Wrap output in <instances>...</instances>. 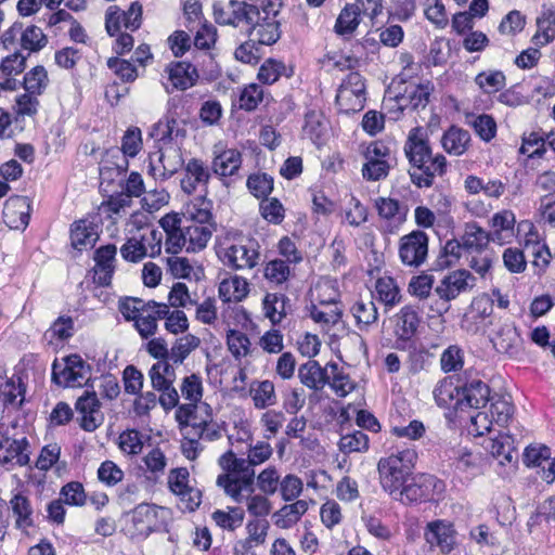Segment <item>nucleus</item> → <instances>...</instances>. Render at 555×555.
Segmentation results:
<instances>
[{
	"label": "nucleus",
	"mask_w": 555,
	"mask_h": 555,
	"mask_svg": "<svg viewBox=\"0 0 555 555\" xmlns=\"http://www.w3.org/2000/svg\"><path fill=\"white\" fill-rule=\"evenodd\" d=\"M189 470L184 467L171 469L168 475L170 491L180 498L183 508L195 511L202 502V493L189 485Z\"/></svg>",
	"instance_id": "14"
},
{
	"label": "nucleus",
	"mask_w": 555,
	"mask_h": 555,
	"mask_svg": "<svg viewBox=\"0 0 555 555\" xmlns=\"http://www.w3.org/2000/svg\"><path fill=\"white\" fill-rule=\"evenodd\" d=\"M185 223L195 224H214L211 214V202L204 197L197 198L195 202L188 205L183 214Z\"/></svg>",
	"instance_id": "42"
},
{
	"label": "nucleus",
	"mask_w": 555,
	"mask_h": 555,
	"mask_svg": "<svg viewBox=\"0 0 555 555\" xmlns=\"http://www.w3.org/2000/svg\"><path fill=\"white\" fill-rule=\"evenodd\" d=\"M490 223L493 229V232L490 233L493 242L509 243L515 236L516 218L512 210L505 209L494 214Z\"/></svg>",
	"instance_id": "30"
},
{
	"label": "nucleus",
	"mask_w": 555,
	"mask_h": 555,
	"mask_svg": "<svg viewBox=\"0 0 555 555\" xmlns=\"http://www.w3.org/2000/svg\"><path fill=\"white\" fill-rule=\"evenodd\" d=\"M100 402L95 392L86 391L76 402V410L81 414L80 426L87 431L95 430L102 423Z\"/></svg>",
	"instance_id": "23"
},
{
	"label": "nucleus",
	"mask_w": 555,
	"mask_h": 555,
	"mask_svg": "<svg viewBox=\"0 0 555 555\" xmlns=\"http://www.w3.org/2000/svg\"><path fill=\"white\" fill-rule=\"evenodd\" d=\"M49 78L46 68L38 65L24 76V88L27 92L40 95L48 87Z\"/></svg>",
	"instance_id": "55"
},
{
	"label": "nucleus",
	"mask_w": 555,
	"mask_h": 555,
	"mask_svg": "<svg viewBox=\"0 0 555 555\" xmlns=\"http://www.w3.org/2000/svg\"><path fill=\"white\" fill-rule=\"evenodd\" d=\"M259 243L254 238L231 240L227 237L219 245L217 254L224 266L233 270H244L253 269L259 263Z\"/></svg>",
	"instance_id": "4"
},
{
	"label": "nucleus",
	"mask_w": 555,
	"mask_h": 555,
	"mask_svg": "<svg viewBox=\"0 0 555 555\" xmlns=\"http://www.w3.org/2000/svg\"><path fill=\"white\" fill-rule=\"evenodd\" d=\"M157 151L149 155V173L155 179L167 180L183 166L181 147L176 143H158Z\"/></svg>",
	"instance_id": "7"
},
{
	"label": "nucleus",
	"mask_w": 555,
	"mask_h": 555,
	"mask_svg": "<svg viewBox=\"0 0 555 555\" xmlns=\"http://www.w3.org/2000/svg\"><path fill=\"white\" fill-rule=\"evenodd\" d=\"M10 506L16 517L15 525L17 528L25 529L33 525V508L26 496L22 494L14 495L10 501Z\"/></svg>",
	"instance_id": "53"
},
{
	"label": "nucleus",
	"mask_w": 555,
	"mask_h": 555,
	"mask_svg": "<svg viewBox=\"0 0 555 555\" xmlns=\"http://www.w3.org/2000/svg\"><path fill=\"white\" fill-rule=\"evenodd\" d=\"M288 299L282 294H267L263 299V310L273 324H278L286 315Z\"/></svg>",
	"instance_id": "47"
},
{
	"label": "nucleus",
	"mask_w": 555,
	"mask_h": 555,
	"mask_svg": "<svg viewBox=\"0 0 555 555\" xmlns=\"http://www.w3.org/2000/svg\"><path fill=\"white\" fill-rule=\"evenodd\" d=\"M475 81L486 93H493L505 86L506 79L502 72L489 70L478 74Z\"/></svg>",
	"instance_id": "64"
},
{
	"label": "nucleus",
	"mask_w": 555,
	"mask_h": 555,
	"mask_svg": "<svg viewBox=\"0 0 555 555\" xmlns=\"http://www.w3.org/2000/svg\"><path fill=\"white\" fill-rule=\"evenodd\" d=\"M365 163L362 167V176L367 181L385 179L390 169V149L382 141L370 143L363 152Z\"/></svg>",
	"instance_id": "11"
},
{
	"label": "nucleus",
	"mask_w": 555,
	"mask_h": 555,
	"mask_svg": "<svg viewBox=\"0 0 555 555\" xmlns=\"http://www.w3.org/2000/svg\"><path fill=\"white\" fill-rule=\"evenodd\" d=\"M489 396L490 389L486 383L480 379H472L462 387L456 405L480 409L489 401Z\"/></svg>",
	"instance_id": "26"
},
{
	"label": "nucleus",
	"mask_w": 555,
	"mask_h": 555,
	"mask_svg": "<svg viewBox=\"0 0 555 555\" xmlns=\"http://www.w3.org/2000/svg\"><path fill=\"white\" fill-rule=\"evenodd\" d=\"M461 389L450 378L440 380L434 389V398L439 406L449 408L460 399Z\"/></svg>",
	"instance_id": "57"
},
{
	"label": "nucleus",
	"mask_w": 555,
	"mask_h": 555,
	"mask_svg": "<svg viewBox=\"0 0 555 555\" xmlns=\"http://www.w3.org/2000/svg\"><path fill=\"white\" fill-rule=\"evenodd\" d=\"M168 79L173 89L186 90L195 85L198 74L196 68L186 62L171 63L166 67Z\"/></svg>",
	"instance_id": "29"
},
{
	"label": "nucleus",
	"mask_w": 555,
	"mask_h": 555,
	"mask_svg": "<svg viewBox=\"0 0 555 555\" xmlns=\"http://www.w3.org/2000/svg\"><path fill=\"white\" fill-rule=\"evenodd\" d=\"M307 511L308 502L305 500H297L292 504H286L274 514L275 525L280 528H289L295 525Z\"/></svg>",
	"instance_id": "41"
},
{
	"label": "nucleus",
	"mask_w": 555,
	"mask_h": 555,
	"mask_svg": "<svg viewBox=\"0 0 555 555\" xmlns=\"http://www.w3.org/2000/svg\"><path fill=\"white\" fill-rule=\"evenodd\" d=\"M159 224L167 234L166 238V250L169 254H178L183 249L185 243L184 238L181 243V232L185 225L183 215L171 212L165 215L160 220Z\"/></svg>",
	"instance_id": "24"
},
{
	"label": "nucleus",
	"mask_w": 555,
	"mask_h": 555,
	"mask_svg": "<svg viewBox=\"0 0 555 555\" xmlns=\"http://www.w3.org/2000/svg\"><path fill=\"white\" fill-rule=\"evenodd\" d=\"M375 207L378 216L386 220L403 222L406 217V207L402 206L399 201L390 197H378L375 199Z\"/></svg>",
	"instance_id": "46"
},
{
	"label": "nucleus",
	"mask_w": 555,
	"mask_h": 555,
	"mask_svg": "<svg viewBox=\"0 0 555 555\" xmlns=\"http://www.w3.org/2000/svg\"><path fill=\"white\" fill-rule=\"evenodd\" d=\"M99 238L96 228L91 221L81 219L75 221L70 229L72 246L77 250L92 247Z\"/></svg>",
	"instance_id": "33"
},
{
	"label": "nucleus",
	"mask_w": 555,
	"mask_h": 555,
	"mask_svg": "<svg viewBox=\"0 0 555 555\" xmlns=\"http://www.w3.org/2000/svg\"><path fill=\"white\" fill-rule=\"evenodd\" d=\"M140 245L145 249V257H155L162 250V232L151 227H142L138 229L135 234Z\"/></svg>",
	"instance_id": "49"
},
{
	"label": "nucleus",
	"mask_w": 555,
	"mask_h": 555,
	"mask_svg": "<svg viewBox=\"0 0 555 555\" xmlns=\"http://www.w3.org/2000/svg\"><path fill=\"white\" fill-rule=\"evenodd\" d=\"M447 159L442 154L428 155L423 164L416 165L410 169L412 182L418 188H430L434 184L435 177L443 176L447 171Z\"/></svg>",
	"instance_id": "15"
},
{
	"label": "nucleus",
	"mask_w": 555,
	"mask_h": 555,
	"mask_svg": "<svg viewBox=\"0 0 555 555\" xmlns=\"http://www.w3.org/2000/svg\"><path fill=\"white\" fill-rule=\"evenodd\" d=\"M269 522L266 519H254L247 522L246 530L248 537L244 542L245 548H253L255 545L264 543Z\"/></svg>",
	"instance_id": "63"
},
{
	"label": "nucleus",
	"mask_w": 555,
	"mask_h": 555,
	"mask_svg": "<svg viewBox=\"0 0 555 555\" xmlns=\"http://www.w3.org/2000/svg\"><path fill=\"white\" fill-rule=\"evenodd\" d=\"M421 319L412 306H404L396 314L395 335L398 348H404L417 332Z\"/></svg>",
	"instance_id": "21"
},
{
	"label": "nucleus",
	"mask_w": 555,
	"mask_h": 555,
	"mask_svg": "<svg viewBox=\"0 0 555 555\" xmlns=\"http://www.w3.org/2000/svg\"><path fill=\"white\" fill-rule=\"evenodd\" d=\"M433 85L428 81L405 90V93L397 96L398 111L402 112L404 107L410 106L412 109L424 108L428 102Z\"/></svg>",
	"instance_id": "32"
},
{
	"label": "nucleus",
	"mask_w": 555,
	"mask_h": 555,
	"mask_svg": "<svg viewBox=\"0 0 555 555\" xmlns=\"http://www.w3.org/2000/svg\"><path fill=\"white\" fill-rule=\"evenodd\" d=\"M29 442L26 437L12 438L8 433L0 437V465L10 470L26 466L30 461Z\"/></svg>",
	"instance_id": "13"
},
{
	"label": "nucleus",
	"mask_w": 555,
	"mask_h": 555,
	"mask_svg": "<svg viewBox=\"0 0 555 555\" xmlns=\"http://www.w3.org/2000/svg\"><path fill=\"white\" fill-rule=\"evenodd\" d=\"M302 133L309 138L315 145L320 146L324 142L327 133V120L321 112L310 111L305 116Z\"/></svg>",
	"instance_id": "37"
},
{
	"label": "nucleus",
	"mask_w": 555,
	"mask_h": 555,
	"mask_svg": "<svg viewBox=\"0 0 555 555\" xmlns=\"http://www.w3.org/2000/svg\"><path fill=\"white\" fill-rule=\"evenodd\" d=\"M248 286L246 279L234 275L220 283L219 297L224 302H238L247 296L249 292Z\"/></svg>",
	"instance_id": "40"
},
{
	"label": "nucleus",
	"mask_w": 555,
	"mask_h": 555,
	"mask_svg": "<svg viewBox=\"0 0 555 555\" xmlns=\"http://www.w3.org/2000/svg\"><path fill=\"white\" fill-rule=\"evenodd\" d=\"M199 338L192 334L178 338L170 349V360L181 364L199 346Z\"/></svg>",
	"instance_id": "59"
},
{
	"label": "nucleus",
	"mask_w": 555,
	"mask_h": 555,
	"mask_svg": "<svg viewBox=\"0 0 555 555\" xmlns=\"http://www.w3.org/2000/svg\"><path fill=\"white\" fill-rule=\"evenodd\" d=\"M444 491V482L430 474L410 475L393 496L403 504L434 501Z\"/></svg>",
	"instance_id": "5"
},
{
	"label": "nucleus",
	"mask_w": 555,
	"mask_h": 555,
	"mask_svg": "<svg viewBox=\"0 0 555 555\" xmlns=\"http://www.w3.org/2000/svg\"><path fill=\"white\" fill-rule=\"evenodd\" d=\"M258 0H218L214 3L215 21L219 25L245 28L253 23Z\"/></svg>",
	"instance_id": "6"
},
{
	"label": "nucleus",
	"mask_w": 555,
	"mask_h": 555,
	"mask_svg": "<svg viewBox=\"0 0 555 555\" xmlns=\"http://www.w3.org/2000/svg\"><path fill=\"white\" fill-rule=\"evenodd\" d=\"M227 343L230 352L236 360H241L242 358L251 356L253 353L251 343L248 336L241 331H229Z\"/></svg>",
	"instance_id": "54"
},
{
	"label": "nucleus",
	"mask_w": 555,
	"mask_h": 555,
	"mask_svg": "<svg viewBox=\"0 0 555 555\" xmlns=\"http://www.w3.org/2000/svg\"><path fill=\"white\" fill-rule=\"evenodd\" d=\"M282 8L281 0H258L248 35L259 44L271 46L281 37L278 15Z\"/></svg>",
	"instance_id": "3"
},
{
	"label": "nucleus",
	"mask_w": 555,
	"mask_h": 555,
	"mask_svg": "<svg viewBox=\"0 0 555 555\" xmlns=\"http://www.w3.org/2000/svg\"><path fill=\"white\" fill-rule=\"evenodd\" d=\"M251 397L256 408L264 409L276 402L274 385L271 380H262L251 388Z\"/></svg>",
	"instance_id": "61"
},
{
	"label": "nucleus",
	"mask_w": 555,
	"mask_h": 555,
	"mask_svg": "<svg viewBox=\"0 0 555 555\" xmlns=\"http://www.w3.org/2000/svg\"><path fill=\"white\" fill-rule=\"evenodd\" d=\"M210 172L201 159L192 158L185 165V177L181 180V189L188 194L195 192L197 185H206Z\"/></svg>",
	"instance_id": "31"
},
{
	"label": "nucleus",
	"mask_w": 555,
	"mask_h": 555,
	"mask_svg": "<svg viewBox=\"0 0 555 555\" xmlns=\"http://www.w3.org/2000/svg\"><path fill=\"white\" fill-rule=\"evenodd\" d=\"M338 447L345 454L352 452H365L369 449V437L361 430L343 434Z\"/></svg>",
	"instance_id": "56"
},
{
	"label": "nucleus",
	"mask_w": 555,
	"mask_h": 555,
	"mask_svg": "<svg viewBox=\"0 0 555 555\" xmlns=\"http://www.w3.org/2000/svg\"><path fill=\"white\" fill-rule=\"evenodd\" d=\"M310 317L322 326L330 327L338 323L341 317V310L334 297L327 300L321 299L319 305H312Z\"/></svg>",
	"instance_id": "35"
},
{
	"label": "nucleus",
	"mask_w": 555,
	"mask_h": 555,
	"mask_svg": "<svg viewBox=\"0 0 555 555\" xmlns=\"http://www.w3.org/2000/svg\"><path fill=\"white\" fill-rule=\"evenodd\" d=\"M117 248L113 244L101 246L94 253V274L93 281L100 286H108L111 284L116 260Z\"/></svg>",
	"instance_id": "18"
},
{
	"label": "nucleus",
	"mask_w": 555,
	"mask_h": 555,
	"mask_svg": "<svg viewBox=\"0 0 555 555\" xmlns=\"http://www.w3.org/2000/svg\"><path fill=\"white\" fill-rule=\"evenodd\" d=\"M327 367H330L332 374V382H328V384L338 397L344 398L356 388L354 383L340 371L336 362H328Z\"/></svg>",
	"instance_id": "60"
},
{
	"label": "nucleus",
	"mask_w": 555,
	"mask_h": 555,
	"mask_svg": "<svg viewBox=\"0 0 555 555\" xmlns=\"http://www.w3.org/2000/svg\"><path fill=\"white\" fill-rule=\"evenodd\" d=\"M375 289L378 299L387 308H392L400 301V289L396 281L390 276L379 278L376 281Z\"/></svg>",
	"instance_id": "50"
},
{
	"label": "nucleus",
	"mask_w": 555,
	"mask_h": 555,
	"mask_svg": "<svg viewBox=\"0 0 555 555\" xmlns=\"http://www.w3.org/2000/svg\"><path fill=\"white\" fill-rule=\"evenodd\" d=\"M242 165V154L234 149L225 150L212 160V170L220 177H232Z\"/></svg>",
	"instance_id": "38"
},
{
	"label": "nucleus",
	"mask_w": 555,
	"mask_h": 555,
	"mask_svg": "<svg viewBox=\"0 0 555 555\" xmlns=\"http://www.w3.org/2000/svg\"><path fill=\"white\" fill-rule=\"evenodd\" d=\"M469 143V132L455 126L450 127L441 138L443 150L448 154L455 156L463 155L468 150Z\"/></svg>",
	"instance_id": "34"
},
{
	"label": "nucleus",
	"mask_w": 555,
	"mask_h": 555,
	"mask_svg": "<svg viewBox=\"0 0 555 555\" xmlns=\"http://www.w3.org/2000/svg\"><path fill=\"white\" fill-rule=\"evenodd\" d=\"M272 453V447L264 441L250 446L247 459L237 457L232 450H228L218 460L223 473L217 477V486L234 502L242 503L245 492L255 491L254 467L267 462Z\"/></svg>",
	"instance_id": "1"
},
{
	"label": "nucleus",
	"mask_w": 555,
	"mask_h": 555,
	"mask_svg": "<svg viewBox=\"0 0 555 555\" xmlns=\"http://www.w3.org/2000/svg\"><path fill=\"white\" fill-rule=\"evenodd\" d=\"M428 235L421 230L403 235L398 250L401 262L409 267H421L428 256Z\"/></svg>",
	"instance_id": "12"
},
{
	"label": "nucleus",
	"mask_w": 555,
	"mask_h": 555,
	"mask_svg": "<svg viewBox=\"0 0 555 555\" xmlns=\"http://www.w3.org/2000/svg\"><path fill=\"white\" fill-rule=\"evenodd\" d=\"M327 365L322 367L318 361L310 360L298 369V378L301 384L313 390H321L328 384L331 376L327 373Z\"/></svg>",
	"instance_id": "27"
},
{
	"label": "nucleus",
	"mask_w": 555,
	"mask_h": 555,
	"mask_svg": "<svg viewBox=\"0 0 555 555\" xmlns=\"http://www.w3.org/2000/svg\"><path fill=\"white\" fill-rule=\"evenodd\" d=\"M404 153L409 159L411 169L418 164H423V160L433 153L427 133L423 128L416 127L410 130L404 144Z\"/></svg>",
	"instance_id": "22"
},
{
	"label": "nucleus",
	"mask_w": 555,
	"mask_h": 555,
	"mask_svg": "<svg viewBox=\"0 0 555 555\" xmlns=\"http://www.w3.org/2000/svg\"><path fill=\"white\" fill-rule=\"evenodd\" d=\"M149 376L153 388L158 390L169 384H173L176 379V372L168 361H158L150 369Z\"/></svg>",
	"instance_id": "51"
},
{
	"label": "nucleus",
	"mask_w": 555,
	"mask_h": 555,
	"mask_svg": "<svg viewBox=\"0 0 555 555\" xmlns=\"http://www.w3.org/2000/svg\"><path fill=\"white\" fill-rule=\"evenodd\" d=\"M494 348L501 353L515 354L520 345V336L512 324L502 325L492 338Z\"/></svg>",
	"instance_id": "39"
},
{
	"label": "nucleus",
	"mask_w": 555,
	"mask_h": 555,
	"mask_svg": "<svg viewBox=\"0 0 555 555\" xmlns=\"http://www.w3.org/2000/svg\"><path fill=\"white\" fill-rule=\"evenodd\" d=\"M153 307H150L146 312H140V315L134 320V326L143 338L153 336L157 330V320L165 318L168 314V305L159 304L150 300Z\"/></svg>",
	"instance_id": "28"
},
{
	"label": "nucleus",
	"mask_w": 555,
	"mask_h": 555,
	"mask_svg": "<svg viewBox=\"0 0 555 555\" xmlns=\"http://www.w3.org/2000/svg\"><path fill=\"white\" fill-rule=\"evenodd\" d=\"M351 312L359 325L369 326L374 324L378 319L377 308L373 300H359L352 308Z\"/></svg>",
	"instance_id": "62"
},
{
	"label": "nucleus",
	"mask_w": 555,
	"mask_h": 555,
	"mask_svg": "<svg viewBox=\"0 0 555 555\" xmlns=\"http://www.w3.org/2000/svg\"><path fill=\"white\" fill-rule=\"evenodd\" d=\"M476 279L467 270H456L442 279L435 292L440 299L448 304L455 299L461 293L475 286Z\"/></svg>",
	"instance_id": "16"
},
{
	"label": "nucleus",
	"mask_w": 555,
	"mask_h": 555,
	"mask_svg": "<svg viewBox=\"0 0 555 555\" xmlns=\"http://www.w3.org/2000/svg\"><path fill=\"white\" fill-rule=\"evenodd\" d=\"M158 509L154 504H138L130 514L128 528L132 537H147L156 527Z\"/></svg>",
	"instance_id": "17"
},
{
	"label": "nucleus",
	"mask_w": 555,
	"mask_h": 555,
	"mask_svg": "<svg viewBox=\"0 0 555 555\" xmlns=\"http://www.w3.org/2000/svg\"><path fill=\"white\" fill-rule=\"evenodd\" d=\"M336 104L346 114L363 109L365 104V83L359 73L352 72L343 80L337 94Z\"/></svg>",
	"instance_id": "10"
},
{
	"label": "nucleus",
	"mask_w": 555,
	"mask_h": 555,
	"mask_svg": "<svg viewBox=\"0 0 555 555\" xmlns=\"http://www.w3.org/2000/svg\"><path fill=\"white\" fill-rule=\"evenodd\" d=\"M2 215L4 222L10 228H26L30 218L29 198L21 195L9 197L4 204Z\"/></svg>",
	"instance_id": "20"
},
{
	"label": "nucleus",
	"mask_w": 555,
	"mask_h": 555,
	"mask_svg": "<svg viewBox=\"0 0 555 555\" xmlns=\"http://www.w3.org/2000/svg\"><path fill=\"white\" fill-rule=\"evenodd\" d=\"M183 411H186L188 422H192L191 433L198 440L215 441L222 437L221 427L212 422L209 404L202 403L199 406H195V410L191 405L180 406L176 414L178 422H181Z\"/></svg>",
	"instance_id": "8"
},
{
	"label": "nucleus",
	"mask_w": 555,
	"mask_h": 555,
	"mask_svg": "<svg viewBox=\"0 0 555 555\" xmlns=\"http://www.w3.org/2000/svg\"><path fill=\"white\" fill-rule=\"evenodd\" d=\"M215 230L214 224H195L185 223L181 232V242L184 238L185 243L183 249L189 253H196L204 249L209 242L212 232Z\"/></svg>",
	"instance_id": "25"
},
{
	"label": "nucleus",
	"mask_w": 555,
	"mask_h": 555,
	"mask_svg": "<svg viewBox=\"0 0 555 555\" xmlns=\"http://www.w3.org/2000/svg\"><path fill=\"white\" fill-rule=\"evenodd\" d=\"M490 413L496 424L505 425L514 413V405L511 396L492 397Z\"/></svg>",
	"instance_id": "58"
},
{
	"label": "nucleus",
	"mask_w": 555,
	"mask_h": 555,
	"mask_svg": "<svg viewBox=\"0 0 555 555\" xmlns=\"http://www.w3.org/2000/svg\"><path fill=\"white\" fill-rule=\"evenodd\" d=\"M538 31L533 36V42L538 47H543L555 38V11L544 10L537 20Z\"/></svg>",
	"instance_id": "45"
},
{
	"label": "nucleus",
	"mask_w": 555,
	"mask_h": 555,
	"mask_svg": "<svg viewBox=\"0 0 555 555\" xmlns=\"http://www.w3.org/2000/svg\"><path fill=\"white\" fill-rule=\"evenodd\" d=\"M91 376L90 365L78 354H70L65 359V364L53 363L52 380L62 387H81Z\"/></svg>",
	"instance_id": "9"
},
{
	"label": "nucleus",
	"mask_w": 555,
	"mask_h": 555,
	"mask_svg": "<svg viewBox=\"0 0 555 555\" xmlns=\"http://www.w3.org/2000/svg\"><path fill=\"white\" fill-rule=\"evenodd\" d=\"M425 539L431 546L439 547L442 553H450L456 542V532L452 524L436 520L427 525Z\"/></svg>",
	"instance_id": "19"
},
{
	"label": "nucleus",
	"mask_w": 555,
	"mask_h": 555,
	"mask_svg": "<svg viewBox=\"0 0 555 555\" xmlns=\"http://www.w3.org/2000/svg\"><path fill=\"white\" fill-rule=\"evenodd\" d=\"M461 241L465 250L474 253L485 250L490 241H492V237L489 232L476 222H468L465 224Z\"/></svg>",
	"instance_id": "36"
},
{
	"label": "nucleus",
	"mask_w": 555,
	"mask_h": 555,
	"mask_svg": "<svg viewBox=\"0 0 555 555\" xmlns=\"http://www.w3.org/2000/svg\"><path fill=\"white\" fill-rule=\"evenodd\" d=\"M361 22V15L351 3H347L340 11L334 25V31L339 36L352 35Z\"/></svg>",
	"instance_id": "43"
},
{
	"label": "nucleus",
	"mask_w": 555,
	"mask_h": 555,
	"mask_svg": "<svg viewBox=\"0 0 555 555\" xmlns=\"http://www.w3.org/2000/svg\"><path fill=\"white\" fill-rule=\"evenodd\" d=\"M24 389L21 383H16L14 379H7L3 384H0V402L7 406H12L17 410L24 401Z\"/></svg>",
	"instance_id": "48"
},
{
	"label": "nucleus",
	"mask_w": 555,
	"mask_h": 555,
	"mask_svg": "<svg viewBox=\"0 0 555 555\" xmlns=\"http://www.w3.org/2000/svg\"><path fill=\"white\" fill-rule=\"evenodd\" d=\"M452 455H448V459L452 461V465L460 473L475 476L479 473V456L473 454L466 449L451 450Z\"/></svg>",
	"instance_id": "44"
},
{
	"label": "nucleus",
	"mask_w": 555,
	"mask_h": 555,
	"mask_svg": "<svg viewBox=\"0 0 555 555\" xmlns=\"http://www.w3.org/2000/svg\"><path fill=\"white\" fill-rule=\"evenodd\" d=\"M416 457L414 450L406 449L378 461L379 483L390 496L393 498L406 482L408 477L412 474Z\"/></svg>",
	"instance_id": "2"
},
{
	"label": "nucleus",
	"mask_w": 555,
	"mask_h": 555,
	"mask_svg": "<svg viewBox=\"0 0 555 555\" xmlns=\"http://www.w3.org/2000/svg\"><path fill=\"white\" fill-rule=\"evenodd\" d=\"M48 43V38L42 29L36 25H30L25 29L22 28L21 47L28 51L27 56L31 52H38Z\"/></svg>",
	"instance_id": "52"
}]
</instances>
